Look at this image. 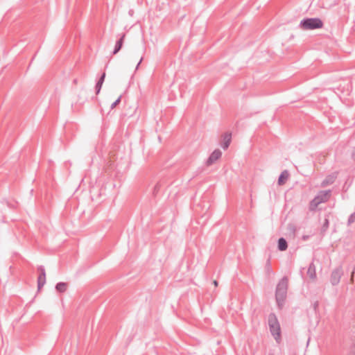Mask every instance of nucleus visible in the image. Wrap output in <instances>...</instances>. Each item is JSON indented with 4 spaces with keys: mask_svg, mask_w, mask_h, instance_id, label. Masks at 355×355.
<instances>
[{
    "mask_svg": "<svg viewBox=\"0 0 355 355\" xmlns=\"http://www.w3.org/2000/svg\"><path fill=\"white\" fill-rule=\"evenodd\" d=\"M300 28L304 31L320 29L324 24L320 18H306L300 21Z\"/></svg>",
    "mask_w": 355,
    "mask_h": 355,
    "instance_id": "nucleus-1",
    "label": "nucleus"
},
{
    "mask_svg": "<svg viewBox=\"0 0 355 355\" xmlns=\"http://www.w3.org/2000/svg\"><path fill=\"white\" fill-rule=\"evenodd\" d=\"M268 323L272 335L275 340L279 343L282 339L281 327L277 317L273 314L270 315L269 316Z\"/></svg>",
    "mask_w": 355,
    "mask_h": 355,
    "instance_id": "nucleus-2",
    "label": "nucleus"
},
{
    "mask_svg": "<svg viewBox=\"0 0 355 355\" xmlns=\"http://www.w3.org/2000/svg\"><path fill=\"white\" fill-rule=\"evenodd\" d=\"M287 288L288 279L284 278L277 284L276 290V300L279 306H282L286 299Z\"/></svg>",
    "mask_w": 355,
    "mask_h": 355,
    "instance_id": "nucleus-3",
    "label": "nucleus"
},
{
    "mask_svg": "<svg viewBox=\"0 0 355 355\" xmlns=\"http://www.w3.org/2000/svg\"><path fill=\"white\" fill-rule=\"evenodd\" d=\"M330 198L329 191H322L310 202L309 207L311 210H315L317 207L324 202H327Z\"/></svg>",
    "mask_w": 355,
    "mask_h": 355,
    "instance_id": "nucleus-4",
    "label": "nucleus"
},
{
    "mask_svg": "<svg viewBox=\"0 0 355 355\" xmlns=\"http://www.w3.org/2000/svg\"><path fill=\"white\" fill-rule=\"evenodd\" d=\"M121 94L117 92L112 93L108 95L107 101L110 103L111 109H114L121 101Z\"/></svg>",
    "mask_w": 355,
    "mask_h": 355,
    "instance_id": "nucleus-5",
    "label": "nucleus"
},
{
    "mask_svg": "<svg viewBox=\"0 0 355 355\" xmlns=\"http://www.w3.org/2000/svg\"><path fill=\"white\" fill-rule=\"evenodd\" d=\"M222 156V152L219 149H215L207 160V165L211 166L218 161Z\"/></svg>",
    "mask_w": 355,
    "mask_h": 355,
    "instance_id": "nucleus-6",
    "label": "nucleus"
},
{
    "mask_svg": "<svg viewBox=\"0 0 355 355\" xmlns=\"http://www.w3.org/2000/svg\"><path fill=\"white\" fill-rule=\"evenodd\" d=\"M220 145L224 150H226L232 141V134L230 132H225L221 136Z\"/></svg>",
    "mask_w": 355,
    "mask_h": 355,
    "instance_id": "nucleus-7",
    "label": "nucleus"
},
{
    "mask_svg": "<svg viewBox=\"0 0 355 355\" xmlns=\"http://www.w3.org/2000/svg\"><path fill=\"white\" fill-rule=\"evenodd\" d=\"M46 283V273L44 269L40 270V274L37 278V290L40 291Z\"/></svg>",
    "mask_w": 355,
    "mask_h": 355,
    "instance_id": "nucleus-8",
    "label": "nucleus"
},
{
    "mask_svg": "<svg viewBox=\"0 0 355 355\" xmlns=\"http://www.w3.org/2000/svg\"><path fill=\"white\" fill-rule=\"evenodd\" d=\"M342 270L341 269H336L335 270L331 275V282L333 284H337L339 282L340 279L342 276Z\"/></svg>",
    "mask_w": 355,
    "mask_h": 355,
    "instance_id": "nucleus-9",
    "label": "nucleus"
},
{
    "mask_svg": "<svg viewBox=\"0 0 355 355\" xmlns=\"http://www.w3.org/2000/svg\"><path fill=\"white\" fill-rule=\"evenodd\" d=\"M288 176H289V174H288V171H283L281 173V175L279 178V180H278L279 184V185L284 184L286 183V182L287 181Z\"/></svg>",
    "mask_w": 355,
    "mask_h": 355,
    "instance_id": "nucleus-10",
    "label": "nucleus"
},
{
    "mask_svg": "<svg viewBox=\"0 0 355 355\" xmlns=\"http://www.w3.org/2000/svg\"><path fill=\"white\" fill-rule=\"evenodd\" d=\"M307 274L311 279H314L315 278L316 272H315V267L314 265H313V264L310 265V266L308 268Z\"/></svg>",
    "mask_w": 355,
    "mask_h": 355,
    "instance_id": "nucleus-11",
    "label": "nucleus"
},
{
    "mask_svg": "<svg viewBox=\"0 0 355 355\" xmlns=\"http://www.w3.org/2000/svg\"><path fill=\"white\" fill-rule=\"evenodd\" d=\"M67 287H68V286H67V283L60 282V283L57 284L55 288L58 292L64 293L67 291Z\"/></svg>",
    "mask_w": 355,
    "mask_h": 355,
    "instance_id": "nucleus-12",
    "label": "nucleus"
},
{
    "mask_svg": "<svg viewBox=\"0 0 355 355\" xmlns=\"http://www.w3.org/2000/svg\"><path fill=\"white\" fill-rule=\"evenodd\" d=\"M278 248L281 251H284L287 248V243L286 240L283 238H281L278 241Z\"/></svg>",
    "mask_w": 355,
    "mask_h": 355,
    "instance_id": "nucleus-13",
    "label": "nucleus"
},
{
    "mask_svg": "<svg viewBox=\"0 0 355 355\" xmlns=\"http://www.w3.org/2000/svg\"><path fill=\"white\" fill-rule=\"evenodd\" d=\"M105 77V74L103 73V76H101V78H100V80H98V82L97 83L96 85V94H97L100 92V90H101V87L103 85Z\"/></svg>",
    "mask_w": 355,
    "mask_h": 355,
    "instance_id": "nucleus-14",
    "label": "nucleus"
},
{
    "mask_svg": "<svg viewBox=\"0 0 355 355\" xmlns=\"http://www.w3.org/2000/svg\"><path fill=\"white\" fill-rule=\"evenodd\" d=\"M125 38V35H123L120 40L117 42L115 46V49L114 51V54H116L122 47L123 42Z\"/></svg>",
    "mask_w": 355,
    "mask_h": 355,
    "instance_id": "nucleus-15",
    "label": "nucleus"
},
{
    "mask_svg": "<svg viewBox=\"0 0 355 355\" xmlns=\"http://www.w3.org/2000/svg\"><path fill=\"white\" fill-rule=\"evenodd\" d=\"M213 283H214L215 286H218V282L217 281L214 280Z\"/></svg>",
    "mask_w": 355,
    "mask_h": 355,
    "instance_id": "nucleus-16",
    "label": "nucleus"
},
{
    "mask_svg": "<svg viewBox=\"0 0 355 355\" xmlns=\"http://www.w3.org/2000/svg\"><path fill=\"white\" fill-rule=\"evenodd\" d=\"M141 61H142V58H141V59L139 60V63L137 64V67H138V66H139V64L141 62Z\"/></svg>",
    "mask_w": 355,
    "mask_h": 355,
    "instance_id": "nucleus-17",
    "label": "nucleus"
},
{
    "mask_svg": "<svg viewBox=\"0 0 355 355\" xmlns=\"http://www.w3.org/2000/svg\"><path fill=\"white\" fill-rule=\"evenodd\" d=\"M74 83H75L76 84H77V83H78L77 80H74Z\"/></svg>",
    "mask_w": 355,
    "mask_h": 355,
    "instance_id": "nucleus-18",
    "label": "nucleus"
},
{
    "mask_svg": "<svg viewBox=\"0 0 355 355\" xmlns=\"http://www.w3.org/2000/svg\"><path fill=\"white\" fill-rule=\"evenodd\" d=\"M353 157L355 159V153L353 154Z\"/></svg>",
    "mask_w": 355,
    "mask_h": 355,
    "instance_id": "nucleus-19",
    "label": "nucleus"
},
{
    "mask_svg": "<svg viewBox=\"0 0 355 355\" xmlns=\"http://www.w3.org/2000/svg\"><path fill=\"white\" fill-rule=\"evenodd\" d=\"M269 355H275L274 354H270Z\"/></svg>",
    "mask_w": 355,
    "mask_h": 355,
    "instance_id": "nucleus-20",
    "label": "nucleus"
}]
</instances>
